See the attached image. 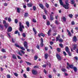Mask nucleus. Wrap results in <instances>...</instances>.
I'll list each match as a JSON object with an SVG mask.
<instances>
[{"mask_svg": "<svg viewBox=\"0 0 78 78\" xmlns=\"http://www.w3.org/2000/svg\"><path fill=\"white\" fill-rule=\"evenodd\" d=\"M68 2L69 0H66L65 1L66 5H63V6L64 7V8L66 9H68L69 8V4L68 3Z\"/></svg>", "mask_w": 78, "mask_h": 78, "instance_id": "1", "label": "nucleus"}, {"mask_svg": "<svg viewBox=\"0 0 78 78\" xmlns=\"http://www.w3.org/2000/svg\"><path fill=\"white\" fill-rule=\"evenodd\" d=\"M31 72L32 73L33 75H36L37 74V71H36V70H35L34 69H33Z\"/></svg>", "mask_w": 78, "mask_h": 78, "instance_id": "2", "label": "nucleus"}, {"mask_svg": "<svg viewBox=\"0 0 78 78\" xmlns=\"http://www.w3.org/2000/svg\"><path fill=\"white\" fill-rule=\"evenodd\" d=\"M56 56L58 59L59 60H61V57L60 55H59V54H57L56 55Z\"/></svg>", "mask_w": 78, "mask_h": 78, "instance_id": "3", "label": "nucleus"}, {"mask_svg": "<svg viewBox=\"0 0 78 78\" xmlns=\"http://www.w3.org/2000/svg\"><path fill=\"white\" fill-rule=\"evenodd\" d=\"M24 46L26 49H27L28 48V46H27V43L26 41H24Z\"/></svg>", "mask_w": 78, "mask_h": 78, "instance_id": "4", "label": "nucleus"}, {"mask_svg": "<svg viewBox=\"0 0 78 78\" xmlns=\"http://www.w3.org/2000/svg\"><path fill=\"white\" fill-rule=\"evenodd\" d=\"M73 42H76V41H77V39L76 38V36H74L73 39Z\"/></svg>", "mask_w": 78, "mask_h": 78, "instance_id": "5", "label": "nucleus"}, {"mask_svg": "<svg viewBox=\"0 0 78 78\" xmlns=\"http://www.w3.org/2000/svg\"><path fill=\"white\" fill-rule=\"evenodd\" d=\"M19 26L20 28H24V26L23 25H22V23L21 22L20 23Z\"/></svg>", "mask_w": 78, "mask_h": 78, "instance_id": "6", "label": "nucleus"}, {"mask_svg": "<svg viewBox=\"0 0 78 78\" xmlns=\"http://www.w3.org/2000/svg\"><path fill=\"white\" fill-rule=\"evenodd\" d=\"M7 31H8V32H11V31H12V27H10L8 28V29L7 30Z\"/></svg>", "mask_w": 78, "mask_h": 78, "instance_id": "7", "label": "nucleus"}, {"mask_svg": "<svg viewBox=\"0 0 78 78\" xmlns=\"http://www.w3.org/2000/svg\"><path fill=\"white\" fill-rule=\"evenodd\" d=\"M65 50L66 52H68L70 51V49H69V47H68L67 46L66 47Z\"/></svg>", "mask_w": 78, "mask_h": 78, "instance_id": "8", "label": "nucleus"}, {"mask_svg": "<svg viewBox=\"0 0 78 78\" xmlns=\"http://www.w3.org/2000/svg\"><path fill=\"white\" fill-rule=\"evenodd\" d=\"M60 35L59 34L58 35V36L56 38V41L57 42L58 41H59V39L60 38Z\"/></svg>", "mask_w": 78, "mask_h": 78, "instance_id": "9", "label": "nucleus"}, {"mask_svg": "<svg viewBox=\"0 0 78 78\" xmlns=\"http://www.w3.org/2000/svg\"><path fill=\"white\" fill-rule=\"evenodd\" d=\"M27 5L28 7H31L33 6V4L31 3H30L27 4Z\"/></svg>", "mask_w": 78, "mask_h": 78, "instance_id": "10", "label": "nucleus"}, {"mask_svg": "<svg viewBox=\"0 0 78 78\" xmlns=\"http://www.w3.org/2000/svg\"><path fill=\"white\" fill-rule=\"evenodd\" d=\"M67 32L68 33V35H69V36H72V34H71V33H70V32L69 30H67Z\"/></svg>", "mask_w": 78, "mask_h": 78, "instance_id": "11", "label": "nucleus"}, {"mask_svg": "<svg viewBox=\"0 0 78 78\" xmlns=\"http://www.w3.org/2000/svg\"><path fill=\"white\" fill-rule=\"evenodd\" d=\"M73 69H74V72H77V68H76V67H74Z\"/></svg>", "mask_w": 78, "mask_h": 78, "instance_id": "12", "label": "nucleus"}, {"mask_svg": "<svg viewBox=\"0 0 78 78\" xmlns=\"http://www.w3.org/2000/svg\"><path fill=\"white\" fill-rule=\"evenodd\" d=\"M51 29H50L48 31V36H50V33H51Z\"/></svg>", "mask_w": 78, "mask_h": 78, "instance_id": "13", "label": "nucleus"}, {"mask_svg": "<svg viewBox=\"0 0 78 78\" xmlns=\"http://www.w3.org/2000/svg\"><path fill=\"white\" fill-rule=\"evenodd\" d=\"M69 68H71V69H73L74 67H73V65H69Z\"/></svg>", "mask_w": 78, "mask_h": 78, "instance_id": "14", "label": "nucleus"}, {"mask_svg": "<svg viewBox=\"0 0 78 78\" xmlns=\"http://www.w3.org/2000/svg\"><path fill=\"white\" fill-rule=\"evenodd\" d=\"M44 57L45 59H47L48 58V54L46 53L44 54Z\"/></svg>", "mask_w": 78, "mask_h": 78, "instance_id": "15", "label": "nucleus"}, {"mask_svg": "<svg viewBox=\"0 0 78 78\" xmlns=\"http://www.w3.org/2000/svg\"><path fill=\"white\" fill-rule=\"evenodd\" d=\"M39 6H40V8H42V9H44V5L42 4H40Z\"/></svg>", "mask_w": 78, "mask_h": 78, "instance_id": "16", "label": "nucleus"}, {"mask_svg": "<svg viewBox=\"0 0 78 78\" xmlns=\"http://www.w3.org/2000/svg\"><path fill=\"white\" fill-rule=\"evenodd\" d=\"M12 58L13 59H17V58L16 57V56L15 55H14L13 54L12 55Z\"/></svg>", "mask_w": 78, "mask_h": 78, "instance_id": "17", "label": "nucleus"}, {"mask_svg": "<svg viewBox=\"0 0 78 78\" xmlns=\"http://www.w3.org/2000/svg\"><path fill=\"white\" fill-rule=\"evenodd\" d=\"M59 2L60 5L62 6V5H63V3L62 2V0H59Z\"/></svg>", "mask_w": 78, "mask_h": 78, "instance_id": "18", "label": "nucleus"}, {"mask_svg": "<svg viewBox=\"0 0 78 78\" xmlns=\"http://www.w3.org/2000/svg\"><path fill=\"white\" fill-rule=\"evenodd\" d=\"M17 54H18V55H19L21 56H23V55H22V53H20V51L17 52Z\"/></svg>", "mask_w": 78, "mask_h": 78, "instance_id": "19", "label": "nucleus"}, {"mask_svg": "<svg viewBox=\"0 0 78 78\" xmlns=\"http://www.w3.org/2000/svg\"><path fill=\"white\" fill-rule=\"evenodd\" d=\"M71 4L72 5H73L75 3V0H71Z\"/></svg>", "mask_w": 78, "mask_h": 78, "instance_id": "20", "label": "nucleus"}, {"mask_svg": "<svg viewBox=\"0 0 78 78\" xmlns=\"http://www.w3.org/2000/svg\"><path fill=\"white\" fill-rule=\"evenodd\" d=\"M8 20L9 22H11V21H12V20H11V18H10V17L8 18Z\"/></svg>", "mask_w": 78, "mask_h": 78, "instance_id": "21", "label": "nucleus"}, {"mask_svg": "<svg viewBox=\"0 0 78 78\" xmlns=\"http://www.w3.org/2000/svg\"><path fill=\"white\" fill-rule=\"evenodd\" d=\"M26 24L28 27H29L30 26V23L28 21L26 22Z\"/></svg>", "mask_w": 78, "mask_h": 78, "instance_id": "22", "label": "nucleus"}, {"mask_svg": "<svg viewBox=\"0 0 78 78\" xmlns=\"http://www.w3.org/2000/svg\"><path fill=\"white\" fill-rule=\"evenodd\" d=\"M17 12H18V13H20V8H17Z\"/></svg>", "mask_w": 78, "mask_h": 78, "instance_id": "23", "label": "nucleus"}, {"mask_svg": "<svg viewBox=\"0 0 78 78\" xmlns=\"http://www.w3.org/2000/svg\"><path fill=\"white\" fill-rule=\"evenodd\" d=\"M37 58H38V57L37 56V55H35L34 56V60H36L37 59Z\"/></svg>", "mask_w": 78, "mask_h": 78, "instance_id": "24", "label": "nucleus"}, {"mask_svg": "<svg viewBox=\"0 0 78 78\" xmlns=\"http://www.w3.org/2000/svg\"><path fill=\"white\" fill-rule=\"evenodd\" d=\"M1 51L2 52H3V53H5V52H6V51L5 49H2L1 50Z\"/></svg>", "mask_w": 78, "mask_h": 78, "instance_id": "25", "label": "nucleus"}, {"mask_svg": "<svg viewBox=\"0 0 78 78\" xmlns=\"http://www.w3.org/2000/svg\"><path fill=\"white\" fill-rule=\"evenodd\" d=\"M59 42L60 43H61V42H63V40H62V39L61 38H60L59 40Z\"/></svg>", "mask_w": 78, "mask_h": 78, "instance_id": "26", "label": "nucleus"}, {"mask_svg": "<svg viewBox=\"0 0 78 78\" xmlns=\"http://www.w3.org/2000/svg\"><path fill=\"white\" fill-rule=\"evenodd\" d=\"M57 50L58 51V52H61V49L59 48H57Z\"/></svg>", "mask_w": 78, "mask_h": 78, "instance_id": "27", "label": "nucleus"}, {"mask_svg": "<svg viewBox=\"0 0 78 78\" xmlns=\"http://www.w3.org/2000/svg\"><path fill=\"white\" fill-rule=\"evenodd\" d=\"M62 19L64 22H66V18L65 17H63Z\"/></svg>", "mask_w": 78, "mask_h": 78, "instance_id": "28", "label": "nucleus"}, {"mask_svg": "<svg viewBox=\"0 0 78 78\" xmlns=\"http://www.w3.org/2000/svg\"><path fill=\"white\" fill-rule=\"evenodd\" d=\"M47 25H50V21H47Z\"/></svg>", "mask_w": 78, "mask_h": 78, "instance_id": "29", "label": "nucleus"}, {"mask_svg": "<svg viewBox=\"0 0 78 78\" xmlns=\"http://www.w3.org/2000/svg\"><path fill=\"white\" fill-rule=\"evenodd\" d=\"M62 72H65L67 71V70H66V69L64 68L62 69Z\"/></svg>", "mask_w": 78, "mask_h": 78, "instance_id": "30", "label": "nucleus"}, {"mask_svg": "<svg viewBox=\"0 0 78 78\" xmlns=\"http://www.w3.org/2000/svg\"><path fill=\"white\" fill-rule=\"evenodd\" d=\"M33 30L35 33V34H36L37 33V32L36 31V29L34 28H33Z\"/></svg>", "mask_w": 78, "mask_h": 78, "instance_id": "31", "label": "nucleus"}, {"mask_svg": "<svg viewBox=\"0 0 78 78\" xmlns=\"http://www.w3.org/2000/svg\"><path fill=\"white\" fill-rule=\"evenodd\" d=\"M20 51L21 52V53H22L23 54V55H24L25 54V51H23V50H21Z\"/></svg>", "mask_w": 78, "mask_h": 78, "instance_id": "32", "label": "nucleus"}, {"mask_svg": "<svg viewBox=\"0 0 78 78\" xmlns=\"http://www.w3.org/2000/svg\"><path fill=\"white\" fill-rule=\"evenodd\" d=\"M69 17H70V18H72V17H73V15L72 14H69Z\"/></svg>", "mask_w": 78, "mask_h": 78, "instance_id": "33", "label": "nucleus"}, {"mask_svg": "<svg viewBox=\"0 0 78 78\" xmlns=\"http://www.w3.org/2000/svg\"><path fill=\"white\" fill-rule=\"evenodd\" d=\"M36 68L37 69H39V66H34V69H36Z\"/></svg>", "mask_w": 78, "mask_h": 78, "instance_id": "34", "label": "nucleus"}, {"mask_svg": "<svg viewBox=\"0 0 78 78\" xmlns=\"http://www.w3.org/2000/svg\"><path fill=\"white\" fill-rule=\"evenodd\" d=\"M46 7L47 8H48L49 7V5H48V4L46 3Z\"/></svg>", "mask_w": 78, "mask_h": 78, "instance_id": "35", "label": "nucleus"}, {"mask_svg": "<svg viewBox=\"0 0 78 78\" xmlns=\"http://www.w3.org/2000/svg\"><path fill=\"white\" fill-rule=\"evenodd\" d=\"M50 17H51V20H53V19H54L53 17L52 16V15H50Z\"/></svg>", "mask_w": 78, "mask_h": 78, "instance_id": "36", "label": "nucleus"}, {"mask_svg": "<svg viewBox=\"0 0 78 78\" xmlns=\"http://www.w3.org/2000/svg\"><path fill=\"white\" fill-rule=\"evenodd\" d=\"M76 48V44H75L74 45V48L73 50H75Z\"/></svg>", "mask_w": 78, "mask_h": 78, "instance_id": "37", "label": "nucleus"}, {"mask_svg": "<svg viewBox=\"0 0 78 78\" xmlns=\"http://www.w3.org/2000/svg\"><path fill=\"white\" fill-rule=\"evenodd\" d=\"M68 54L69 56H72V53H71V52H70V51H69L68 52Z\"/></svg>", "mask_w": 78, "mask_h": 78, "instance_id": "38", "label": "nucleus"}, {"mask_svg": "<svg viewBox=\"0 0 78 78\" xmlns=\"http://www.w3.org/2000/svg\"><path fill=\"white\" fill-rule=\"evenodd\" d=\"M14 75L15 76H18V74L16 73H13Z\"/></svg>", "mask_w": 78, "mask_h": 78, "instance_id": "39", "label": "nucleus"}, {"mask_svg": "<svg viewBox=\"0 0 78 78\" xmlns=\"http://www.w3.org/2000/svg\"><path fill=\"white\" fill-rule=\"evenodd\" d=\"M20 48L22 50H25V49L23 47H20Z\"/></svg>", "mask_w": 78, "mask_h": 78, "instance_id": "40", "label": "nucleus"}, {"mask_svg": "<svg viewBox=\"0 0 78 78\" xmlns=\"http://www.w3.org/2000/svg\"><path fill=\"white\" fill-rule=\"evenodd\" d=\"M40 45L42 47H43V46L44 45V44L43 43V42H41Z\"/></svg>", "mask_w": 78, "mask_h": 78, "instance_id": "41", "label": "nucleus"}, {"mask_svg": "<svg viewBox=\"0 0 78 78\" xmlns=\"http://www.w3.org/2000/svg\"><path fill=\"white\" fill-rule=\"evenodd\" d=\"M59 45L61 47V48H62V47H63V45L62 44H59Z\"/></svg>", "mask_w": 78, "mask_h": 78, "instance_id": "42", "label": "nucleus"}, {"mask_svg": "<svg viewBox=\"0 0 78 78\" xmlns=\"http://www.w3.org/2000/svg\"><path fill=\"white\" fill-rule=\"evenodd\" d=\"M23 36L24 37H26V35H25V33H23L22 34Z\"/></svg>", "mask_w": 78, "mask_h": 78, "instance_id": "43", "label": "nucleus"}, {"mask_svg": "<svg viewBox=\"0 0 78 78\" xmlns=\"http://www.w3.org/2000/svg\"><path fill=\"white\" fill-rule=\"evenodd\" d=\"M15 45L16 47H18V48H20V46L18 45L17 44H15Z\"/></svg>", "mask_w": 78, "mask_h": 78, "instance_id": "44", "label": "nucleus"}, {"mask_svg": "<svg viewBox=\"0 0 78 78\" xmlns=\"http://www.w3.org/2000/svg\"><path fill=\"white\" fill-rule=\"evenodd\" d=\"M15 23H17L18 22V21L17 20V19H15Z\"/></svg>", "mask_w": 78, "mask_h": 78, "instance_id": "45", "label": "nucleus"}, {"mask_svg": "<svg viewBox=\"0 0 78 78\" xmlns=\"http://www.w3.org/2000/svg\"><path fill=\"white\" fill-rule=\"evenodd\" d=\"M55 24H56V25H58V24H59V22L57 21V20H55Z\"/></svg>", "mask_w": 78, "mask_h": 78, "instance_id": "46", "label": "nucleus"}, {"mask_svg": "<svg viewBox=\"0 0 78 78\" xmlns=\"http://www.w3.org/2000/svg\"><path fill=\"white\" fill-rule=\"evenodd\" d=\"M26 62L27 63V65H31V63H30L29 62Z\"/></svg>", "mask_w": 78, "mask_h": 78, "instance_id": "47", "label": "nucleus"}, {"mask_svg": "<svg viewBox=\"0 0 78 78\" xmlns=\"http://www.w3.org/2000/svg\"><path fill=\"white\" fill-rule=\"evenodd\" d=\"M63 54L64 55V56H66V55H67V53H66V52H65V51H63Z\"/></svg>", "mask_w": 78, "mask_h": 78, "instance_id": "48", "label": "nucleus"}, {"mask_svg": "<svg viewBox=\"0 0 78 78\" xmlns=\"http://www.w3.org/2000/svg\"><path fill=\"white\" fill-rule=\"evenodd\" d=\"M36 47H37V49H38L39 50V49L40 48V47H39V45H37Z\"/></svg>", "mask_w": 78, "mask_h": 78, "instance_id": "49", "label": "nucleus"}, {"mask_svg": "<svg viewBox=\"0 0 78 78\" xmlns=\"http://www.w3.org/2000/svg\"><path fill=\"white\" fill-rule=\"evenodd\" d=\"M25 17H27L28 16V13H26L24 14Z\"/></svg>", "mask_w": 78, "mask_h": 78, "instance_id": "50", "label": "nucleus"}, {"mask_svg": "<svg viewBox=\"0 0 78 78\" xmlns=\"http://www.w3.org/2000/svg\"><path fill=\"white\" fill-rule=\"evenodd\" d=\"M32 21H33V22H34L35 23H36V20H35V19H33Z\"/></svg>", "mask_w": 78, "mask_h": 78, "instance_id": "51", "label": "nucleus"}, {"mask_svg": "<svg viewBox=\"0 0 78 78\" xmlns=\"http://www.w3.org/2000/svg\"><path fill=\"white\" fill-rule=\"evenodd\" d=\"M43 18L44 20H45V19H46V17H45V15H43Z\"/></svg>", "mask_w": 78, "mask_h": 78, "instance_id": "52", "label": "nucleus"}, {"mask_svg": "<svg viewBox=\"0 0 78 78\" xmlns=\"http://www.w3.org/2000/svg\"><path fill=\"white\" fill-rule=\"evenodd\" d=\"M41 36H43V37H44L45 36V35L43 33H41Z\"/></svg>", "mask_w": 78, "mask_h": 78, "instance_id": "53", "label": "nucleus"}, {"mask_svg": "<svg viewBox=\"0 0 78 78\" xmlns=\"http://www.w3.org/2000/svg\"><path fill=\"white\" fill-rule=\"evenodd\" d=\"M19 30L20 31L22 32V31H23V29H22V28H19Z\"/></svg>", "mask_w": 78, "mask_h": 78, "instance_id": "54", "label": "nucleus"}, {"mask_svg": "<svg viewBox=\"0 0 78 78\" xmlns=\"http://www.w3.org/2000/svg\"><path fill=\"white\" fill-rule=\"evenodd\" d=\"M41 42H44V40H43V39H42V38H41Z\"/></svg>", "mask_w": 78, "mask_h": 78, "instance_id": "55", "label": "nucleus"}, {"mask_svg": "<svg viewBox=\"0 0 78 78\" xmlns=\"http://www.w3.org/2000/svg\"><path fill=\"white\" fill-rule=\"evenodd\" d=\"M33 9L34 11H35V10H36V7H35V6H34Z\"/></svg>", "mask_w": 78, "mask_h": 78, "instance_id": "56", "label": "nucleus"}, {"mask_svg": "<svg viewBox=\"0 0 78 78\" xmlns=\"http://www.w3.org/2000/svg\"><path fill=\"white\" fill-rule=\"evenodd\" d=\"M4 25L6 28H7V27H8V25L6 23L5 24H4Z\"/></svg>", "mask_w": 78, "mask_h": 78, "instance_id": "57", "label": "nucleus"}, {"mask_svg": "<svg viewBox=\"0 0 78 78\" xmlns=\"http://www.w3.org/2000/svg\"><path fill=\"white\" fill-rule=\"evenodd\" d=\"M45 50L46 51H47L48 50V47H45Z\"/></svg>", "mask_w": 78, "mask_h": 78, "instance_id": "58", "label": "nucleus"}, {"mask_svg": "<svg viewBox=\"0 0 78 78\" xmlns=\"http://www.w3.org/2000/svg\"><path fill=\"white\" fill-rule=\"evenodd\" d=\"M23 76L24 78H27V75H26V74H24L23 75Z\"/></svg>", "mask_w": 78, "mask_h": 78, "instance_id": "59", "label": "nucleus"}, {"mask_svg": "<svg viewBox=\"0 0 78 78\" xmlns=\"http://www.w3.org/2000/svg\"><path fill=\"white\" fill-rule=\"evenodd\" d=\"M27 49V51H28V52H30V51H31V50L30 49Z\"/></svg>", "mask_w": 78, "mask_h": 78, "instance_id": "60", "label": "nucleus"}, {"mask_svg": "<svg viewBox=\"0 0 78 78\" xmlns=\"http://www.w3.org/2000/svg\"><path fill=\"white\" fill-rule=\"evenodd\" d=\"M7 78H11V76L10 75H7Z\"/></svg>", "mask_w": 78, "mask_h": 78, "instance_id": "61", "label": "nucleus"}, {"mask_svg": "<svg viewBox=\"0 0 78 78\" xmlns=\"http://www.w3.org/2000/svg\"><path fill=\"white\" fill-rule=\"evenodd\" d=\"M27 71H28V72H29V71H30V68H29V67H28L27 68Z\"/></svg>", "mask_w": 78, "mask_h": 78, "instance_id": "62", "label": "nucleus"}, {"mask_svg": "<svg viewBox=\"0 0 78 78\" xmlns=\"http://www.w3.org/2000/svg\"><path fill=\"white\" fill-rule=\"evenodd\" d=\"M44 73H45V74H46L47 73V71H46V70H45V69H44Z\"/></svg>", "mask_w": 78, "mask_h": 78, "instance_id": "63", "label": "nucleus"}, {"mask_svg": "<svg viewBox=\"0 0 78 78\" xmlns=\"http://www.w3.org/2000/svg\"><path fill=\"white\" fill-rule=\"evenodd\" d=\"M56 34H57V33H54L53 34V36H56Z\"/></svg>", "mask_w": 78, "mask_h": 78, "instance_id": "64", "label": "nucleus"}]
</instances>
